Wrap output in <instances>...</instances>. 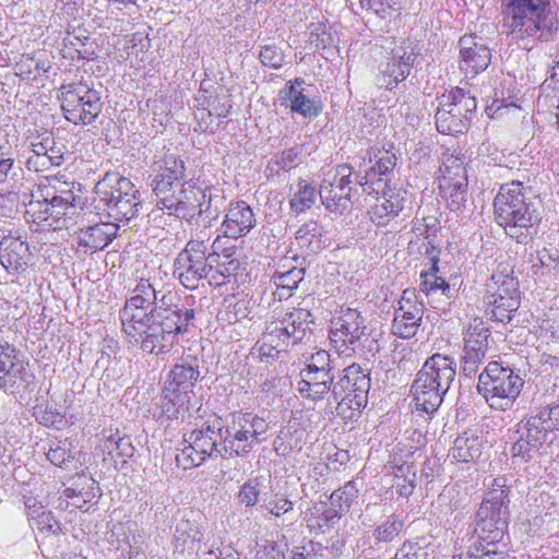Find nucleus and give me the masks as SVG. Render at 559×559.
I'll list each match as a JSON object with an SVG mask.
<instances>
[{"label": "nucleus", "mask_w": 559, "mask_h": 559, "mask_svg": "<svg viewBox=\"0 0 559 559\" xmlns=\"http://www.w3.org/2000/svg\"><path fill=\"white\" fill-rule=\"evenodd\" d=\"M195 100L203 109H207L210 116H216L218 118L227 117L229 108L231 107L226 96L222 98L212 95L207 96L206 91L203 88L199 91Z\"/></svg>", "instance_id": "nucleus-51"}, {"label": "nucleus", "mask_w": 559, "mask_h": 559, "mask_svg": "<svg viewBox=\"0 0 559 559\" xmlns=\"http://www.w3.org/2000/svg\"><path fill=\"white\" fill-rule=\"evenodd\" d=\"M297 246L307 253H317L329 246L326 231L316 221H308L296 231Z\"/></svg>", "instance_id": "nucleus-35"}, {"label": "nucleus", "mask_w": 559, "mask_h": 559, "mask_svg": "<svg viewBox=\"0 0 559 559\" xmlns=\"http://www.w3.org/2000/svg\"><path fill=\"white\" fill-rule=\"evenodd\" d=\"M297 390L304 399L318 402L332 394L334 374L332 370H300Z\"/></svg>", "instance_id": "nucleus-27"}, {"label": "nucleus", "mask_w": 559, "mask_h": 559, "mask_svg": "<svg viewBox=\"0 0 559 559\" xmlns=\"http://www.w3.org/2000/svg\"><path fill=\"white\" fill-rule=\"evenodd\" d=\"M127 185H133V182L118 173L105 174L94 188L95 207L109 218V214L114 213L115 207L122 199L121 197H124L122 189Z\"/></svg>", "instance_id": "nucleus-21"}, {"label": "nucleus", "mask_w": 559, "mask_h": 559, "mask_svg": "<svg viewBox=\"0 0 559 559\" xmlns=\"http://www.w3.org/2000/svg\"><path fill=\"white\" fill-rule=\"evenodd\" d=\"M489 333L488 326L480 318L471 320L465 329L462 364L466 376L474 374L485 360Z\"/></svg>", "instance_id": "nucleus-17"}, {"label": "nucleus", "mask_w": 559, "mask_h": 559, "mask_svg": "<svg viewBox=\"0 0 559 559\" xmlns=\"http://www.w3.org/2000/svg\"><path fill=\"white\" fill-rule=\"evenodd\" d=\"M503 28L512 43L531 51L552 41L559 31L554 0H507Z\"/></svg>", "instance_id": "nucleus-1"}, {"label": "nucleus", "mask_w": 559, "mask_h": 559, "mask_svg": "<svg viewBox=\"0 0 559 559\" xmlns=\"http://www.w3.org/2000/svg\"><path fill=\"white\" fill-rule=\"evenodd\" d=\"M186 167L183 160L177 158L173 154L165 155L159 173L152 179L151 187L155 195V200L159 199V189L171 192L181 185L185 178Z\"/></svg>", "instance_id": "nucleus-30"}, {"label": "nucleus", "mask_w": 559, "mask_h": 559, "mask_svg": "<svg viewBox=\"0 0 559 559\" xmlns=\"http://www.w3.org/2000/svg\"><path fill=\"white\" fill-rule=\"evenodd\" d=\"M158 191L160 198L155 200L156 206L168 215L186 219L189 224L211 207V194L207 193V189L191 181L181 183L169 193L165 189Z\"/></svg>", "instance_id": "nucleus-9"}, {"label": "nucleus", "mask_w": 559, "mask_h": 559, "mask_svg": "<svg viewBox=\"0 0 559 559\" xmlns=\"http://www.w3.org/2000/svg\"><path fill=\"white\" fill-rule=\"evenodd\" d=\"M114 534L127 547L122 548V555L129 556L132 552L143 551L146 554L147 544L145 535L141 532L135 521L118 523L114 526Z\"/></svg>", "instance_id": "nucleus-38"}, {"label": "nucleus", "mask_w": 559, "mask_h": 559, "mask_svg": "<svg viewBox=\"0 0 559 559\" xmlns=\"http://www.w3.org/2000/svg\"><path fill=\"white\" fill-rule=\"evenodd\" d=\"M119 226L116 223L95 224L80 230L78 243L86 250H103L116 238Z\"/></svg>", "instance_id": "nucleus-34"}, {"label": "nucleus", "mask_w": 559, "mask_h": 559, "mask_svg": "<svg viewBox=\"0 0 559 559\" xmlns=\"http://www.w3.org/2000/svg\"><path fill=\"white\" fill-rule=\"evenodd\" d=\"M305 269L293 266L284 272H275L272 276V282L276 286L273 293L274 297L278 300H284L293 295V292L298 287V284L304 280Z\"/></svg>", "instance_id": "nucleus-44"}, {"label": "nucleus", "mask_w": 559, "mask_h": 559, "mask_svg": "<svg viewBox=\"0 0 559 559\" xmlns=\"http://www.w3.org/2000/svg\"><path fill=\"white\" fill-rule=\"evenodd\" d=\"M330 340L334 347L346 356L364 352L367 347L368 350H372L368 343L374 342V340H370L365 318L359 311L352 308L342 309L338 317L332 320Z\"/></svg>", "instance_id": "nucleus-14"}, {"label": "nucleus", "mask_w": 559, "mask_h": 559, "mask_svg": "<svg viewBox=\"0 0 559 559\" xmlns=\"http://www.w3.org/2000/svg\"><path fill=\"white\" fill-rule=\"evenodd\" d=\"M353 167L347 164L337 165L333 171L325 174L319 189L324 207L335 214H343L352 205L354 181Z\"/></svg>", "instance_id": "nucleus-15"}, {"label": "nucleus", "mask_w": 559, "mask_h": 559, "mask_svg": "<svg viewBox=\"0 0 559 559\" xmlns=\"http://www.w3.org/2000/svg\"><path fill=\"white\" fill-rule=\"evenodd\" d=\"M523 385V379L513 369L490 361L478 377L477 391L490 408L507 411L512 408Z\"/></svg>", "instance_id": "nucleus-6"}, {"label": "nucleus", "mask_w": 559, "mask_h": 559, "mask_svg": "<svg viewBox=\"0 0 559 559\" xmlns=\"http://www.w3.org/2000/svg\"><path fill=\"white\" fill-rule=\"evenodd\" d=\"M158 287L148 278H140L126 299L123 308L119 312L120 321L152 314L150 310L156 301Z\"/></svg>", "instance_id": "nucleus-20"}, {"label": "nucleus", "mask_w": 559, "mask_h": 559, "mask_svg": "<svg viewBox=\"0 0 559 559\" xmlns=\"http://www.w3.org/2000/svg\"><path fill=\"white\" fill-rule=\"evenodd\" d=\"M537 260L542 269L547 272L559 273V251L557 249H543L537 252Z\"/></svg>", "instance_id": "nucleus-64"}, {"label": "nucleus", "mask_w": 559, "mask_h": 559, "mask_svg": "<svg viewBox=\"0 0 559 559\" xmlns=\"http://www.w3.org/2000/svg\"><path fill=\"white\" fill-rule=\"evenodd\" d=\"M126 187L122 189L124 197H121L122 199L115 207L114 213L109 214V218L112 219L111 223L129 222L139 215L142 207L140 191L134 185H127Z\"/></svg>", "instance_id": "nucleus-39"}, {"label": "nucleus", "mask_w": 559, "mask_h": 559, "mask_svg": "<svg viewBox=\"0 0 559 559\" xmlns=\"http://www.w3.org/2000/svg\"><path fill=\"white\" fill-rule=\"evenodd\" d=\"M82 211L81 205L60 204L45 200L32 201L26 213L33 222L53 230L68 229L76 224L75 216Z\"/></svg>", "instance_id": "nucleus-16"}, {"label": "nucleus", "mask_w": 559, "mask_h": 559, "mask_svg": "<svg viewBox=\"0 0 559 559\" xmlns=\"http://www.w3.org/2000/svg\"><path fill=\"white\" fill-rule=\"evenodd\" d=\"M538 450L537 447H533V443L525 439L523 436L518 435L516 440L513 442L511 447V454L514 460H519L520 462H528L533 453Z\"/></svg>", "instance_id": "nucleus-60"}, {"label": "nucleus", "mask_w": 559, "mask_h": 559, "mask_svg": "<svg viewBox=\"0 0 559 559\" xmlns=\"http://www.w3.org/2000/svg\"><path fill=\"white\" fill-rule=\"evenodd\" d=\"M485 304L487 306V313L498 321L504 322L511 320L512 313L515 312L520 306V296H504L497 295L485 296Z\"/></svg>", "instance_id": "nucleus-43"}, {"label": "nucleus", "mask_w": 559, "mask_h": 559, "mask_svg": "<svg viewBox=\"0 0 559 559\" xmlns=\"http://www.w3.org/2000/svg\"><path fill=\"white\" fill-rule=\"evenodd\" d=\"M269 424L263 417L253 413H233L224 426V452L229 456L250 452L265 440Z\"/></svg>", "instance_id": "nucleus-11"}, {"label": "nucleus", "mask_w": 559, "mask_h": 559, "mask_svg": "<svg viewBox=\"0 0 559 559\" xmlns=\"http://www.w3.org/2000/svg\"><path fill=\"white\" fill-rule=\"evenodd\" d=\"M495 219L519 243H527L537 234L540 200L530 187L512 181L500 187L493 201Z\"/></svg>", "instance_id": "nucleus-2"}, {"label": "nucleus", "mask_w": 559, "mask_h": 559, "mask_svg": "<svg viewBox=\"0 0 559 559\" xmlns=\"http://www.w3.org/2000/svg\"><path fill=\"white\" fill-rule=\"evenodd\" d=\"M189 395L186 392L164 389L163 395L155 404L153 416L160 424L183 419L189 411Z\"/></svg>", "instance_id": "nucleus-29"}, {"label": "nucleus", "mask_w": 559, "mask_h": 559, "mask_svg": "<svg viewBox=\"0 0 559 559\" xmlns=\"http://www.w3.org/2000/svg\"><path fill=\"white\" fill-rule=\"evenodd\" d=\"M224 426L215 419L185 435L182 449L176 454V463L182 469H191L200 466L206 459L229 456L224 452Z\"/></svg>", "instance_id": "nucleus-5"}, {"label": "nucleus", "mask_w": 559, "mask_h": 559, "mask_svg": "<svg viewBox=\"0 0 559 559\" xmlns=\"http://www.w3.org/2000/svg\"><path fill=\"white\" fill-rule=\"evenodd\" d=\"M103 448L109 455H116L122 459H129L134 454V447L131 439L127 436H120L119 431H103Z\"/></svg>", "instance_id": "nucleus-46"}, {"label": "nucleus", "mask_w": 559, "mask_h": 559, "mask_svg": "<svg viewBox=\"0 0 559 559\" xmlns=\"http://www.w3.org/2000/svg\"><path fill=\"white\" fill-rule=\"evenodd\" d=\"M273 322L286 333V337H292L293 346L302 341L309 329V324L313 322L312 313L302 308L293 310L276 308L273 311Z\"/></svg>", "instance_id": "nucleus-26"}, {"label": "nucleus", "mask_w": 559, "mask_h": 559, "mask_svg": "<svg viewBox=\"0 0 559 559\" xmlns=\"http://www.w3.org/2000/svg\"><path fill=\"white\" fill-rule=\"evenodd\" d=\"M178 319L171 314L170 319L166 317L160 320L152 313L146 314V318L138 316L122 320L121 325L131 345L138 346L145 354L158 356L170 352L178 336L188 332L178 324Z\"/></svg>", "instance_id": "nucleus-3"}, {"label": "nucleus", "mask_w": 559, "mask_h": 559, "mask_svg": "<svg viewBox=\"0 0 559 559\" xmlns=\"http://www.w3.org/2000/svg\"><path fill=\"white\" fill-rule=\"evenodd\" d=\"M58 98L63 117L76 126L93 123L103 109L100 93L83 82L61 85Z\"/></svg>", "instance_id": "nucleus-12"}, {"label": "nucleus", "mask_w": 559, "mask_h": 559, "mask_svg": "<svg viewBox=\"0 0 559 559\" xmlns=\"http://www.w3.org/2000/svg\"><path fill=\"white\" fill-rule=\"evenodd\" d=\"M402 527L403 523L394 515H391L376 528L374 537L380 543L392 542L400 534Z\"/></svg>", "instance_id": "nucleus-57"}, {"label": "nucleus", "mask_w": 559, "mask_h": 559, "mask_svg": "<svg viewBox=\"0 0 559 559\" xmlns=\"http://www.w3.org/2000/svg\"><path fill=\"white\" fill-rule=\"evenodd\" d=\"M394 475L397 479L396 491L402 497H409L416 483V467L412 463H403L394 467Z\"/></svg>", "instance_id": "nucleus-50"}, {"label": "nucleus", "mask_w": 559, "mask_h": 559, "mask_svg": "<svg viewBox=\"0 0 559 559\" xmlns=\"http://www.w3.org/2000/svg\"><path fill=\"white\" fill-rule=\"evenodd\" d=\"M369 390V374L358 364H352L343 369L332 390L337 415L352 418L355 412L367 405Z\"/></svg>", "instance_id": "nucleus-10"}, {"label": "nucleus", "mask_w": 559, "mask_h": 559, "mask_svg": "<svg viewBox=\"0 0 559 559\" xmlns=\"http://www.w3.org/2000/svg\"><path fill=\"white\" fill-rule=\"evenodd\" d=\"M483 440L475 432L465 431L459 436L451 448V455L454 460L468 463L481 455Z\"/></svg>", "instance_id": "nucleus-40"}, {"label": "nucleus", "mask_w": 559, "mask_h": 559, "mask_svg": "<svg viewBox=\"0 0 559 559\" xmlns=\"http://www.w3.org/2000/svg\"><path fill=\"white\" fill-rule=\"evenodd\" d=\"M253 210L245 201L231 202L222 223V231L227 238L238 239L248 235L255 226Z\"/></svg>", "instance_id": "nucleus-25"}, {"label": "nucleus", "mask_w": 559, "mask_h": 559, "mask_svg": "<svg viewBox=\"0 0 559 559\" xmlns=\"http://www.w3.org/2000/svg\"><path fill=\"white\" fill-rule=\"evenodd\" d=\"M234 253V248L223 249L222 254L227 261L219 262L216 270L212 267V271L209 274V284L211 286H223L229 282L233 275H235V272L239 267V261L231 258Z\"/></svg>", "instance_id": "nucleus-48"}, {"label": "nucleus", "mask_w": 559, "mask_h": 559, "mask_svg": "<svg viewBox=\"0 0 559 559\" xmlns=\"http://www.w3.org/2000/svg\"><path fill=\"white\" fill-rule=\"evenodd\" d=\"M204 539L203 525L194 519H181L175 527L174 547L177 552L198 551Z\"/></svg>", "instance_id": "nucleus-31"}, {"label": "nucleus", "mask_w": 559, "mask_h": 559, "mask_svg": "<svg viewBox=\"0 0 559 559\" xmlns=\"http://www.w3.org/2000/svg\"><path fill=\"white\" fill-rule=\"evenodd\" d=\"M463 559H506V554L498 550L497 545L487 546V544L477 543L463 555Z\"/></svg>", "instance_id": "nucleus-58"}, {"label": "nucleus", "mask_w": 559, "mask_h": 559, "mask_svg": "<svg viewBox=\"0 0 559 559\" xmlns=\"http://www.w3.org/2000/svg\"><path fill=\"white\" fill-rule=\"evenodd\" d=\"M476 108V96L469 90L464 87L452 90L449 95H443L435 114L437 130L442 134L463 133L467 130Z\"/></svg>", "instance_id": "nucleus-13"}, {"label": "nucleus", "mask_w": 559, "mask_h": 559, "mask_svg": "<svg viewBox=\"0 0 559 559\" xmlns=\"http://www.w3.org/2000/svg\"><path fill=\"white\" fill-rule=\"evenodd\" d=\"M358 488L354 481L346 483L342 488L334 490L330 496L331 507L341 512L343 516L350 508V504L358 498Z\"/></svg>", "instance_id": "nucleus-52"}, {"label": "nucleus", "mask_w": 559, "mask_h": 559, "mask_svg": "<svg viewBox=\"0 0 559 559\" xmlns=\"http://www.w3.org/2000/svg\"><path fill=\"white\" fill-rule=\"evenodd\" d=\"M549 426H539L535 420H521L518 424L515 435H521L533 443V447L539 448L545 441Z\"/></svg>", "instance_id": "nucleus-53"}, {"label": "nucleus", "mask_w": 559, "mask_h": 559, "mask_svg": "<svg viewBox=\"0 0 559 559\" xmlns=\"http://www.w3.org/2000/svg\"><path fill=\"white\" fill-rule=\"evenodd\" d=\"M75 455V445L68 438L52 442L46 453L47 460L61 468L74 466Z\"/></svg>", "instance_id": "nucleus-45"}, {"label": "nucleus", "mask_w": 559, "mask_h": 559, "mask_svg": "<svg viewBox=\"0 0 559 559\" xmlns=\"http://www.w3.org/2000/svg\"><path fill=\"white\" fill-rule=\"evenodd\" d=\"M286 99L289 102L290 110L305 118H314L322 111L320 100L311 98L304 88H296L295 85H289Z\"/></svg>", "instance_id": "nucleus-42"}, {"label": "nucleus", "mask_w": 559, "mask_h": 559, "mask_svg": "<svg viewBox=\"0 0 559 559\" xmlns=\"http://www.w3.org/2000/svg\"><path fill=\"white\" fill-rule=\"evenodd\" d=\"M259 57L263 66L273 69L281 68L284 61V55L282 50L275 45L263 46L260 50Z\"/></svg>", "instance_id": "nucleus-62"}, {"label": "nucleus", "mask_w": 559, "mask_h": 559, "mask_svg": "<svg viewBox=\"0 0 559 559\" xmlns=\"http://www.w3.org/2000/svg\"><path fill=\"white\" fill-rule=\"evenodd\" d=\"M199 378L200 359L195 356L187 355L173 367L165 386L167 390L186 392L189 395Z\"/></svg>", "instance_id": "nucleus-28"}, {"label": "nucleus", "mask_w": 559, "mask_h": 559, "mask_svg": "<svg viewBox=\"0 0 559 559\" xmlns=\"http://www.w3.org/2000/svg\"><path fill=\"white\" fill-rule=\"evenodd\" d=\"M369 163L371 166L364 176L356 175L355 182L364 192L371 194L377 191L374 185L380 187L381 182L386 181L388 175L393 171L396 158L386 150H373L369 153Z\"/></svg>", "instance_id": "nucleus-22"}, {"label": "nucleus", "mask_w": 559, "mask_h": 559, "mask_svg": "<svg viewBox=\"0 0 559 559\" xmlns=\"http://www.w3.org/2000/svg\"><path fill=\"white\" fill-rule=\"evenodd\" d=\"M262 508L271 515L280 518L293 511L294 502L290 501L282 493H273L263 498Z\"/></svg>", "instance_id": "nucleus-56"}, {"label": "nucleus", "mask_w": 559, "mask_h": 559, "mask_svg": "<svg viewBox=\"0 0 559 559\" xmlns=\"http://www.w3.org/2000/svg\"><path fill=\"white\" fill-rule=\"evenodd\" d=\"M440 173V180L467 181L464 162L454 155H449L443 159Z\"/></svg>", "instance_id": "nucleus-54"}, {"label": "nucleus", "mask_w": 559, "mask_h": 559, "mask_svg": "<svg viewBox=\"0 0 559 559\" xmlns=\"http://www.w3.org/2000/svg\"><path fill=\"white\" fill-rule=\"evenodd\" d=\"M283 334H285L284 331H282V329L272 321L267 323L262 336H269L272 338L274 347L282 353H286L288 347L292 345V337H286V335Z\"/></svg>", "instance_id": "nucleus-61"}, {"label": "nucleus", "mask_w": 559, "mask_h": 559, "mask_svg": "<svg viewBox=\"0 0 559 559\" xmlns=\"http://www.w3.org/2000/svg\"><path fill=\"white\" fill-rule=\"evenodd\" d=\"M512 274L513 271L509 266L498 269L486 284V296H520L519 281Z\"/></svg>", "instance_id": "nucleus-41"}, {"label": "nucleus", "mask_w": 559, "mask_h": 559, "mask_svg": "<svg viewBox=\"0 0 559 559\" xmlns=\"http://www.w3.org/2000/svg\"><path fill=\"white\" fill-rule=\"evenodd\" d=\"M15 357V348L8 342L0 338V389L7 385V376L13 367L12 359Z\"/></svg>", "instance_id": "nucleus-59"}, {"label": "nucleus", "mask_w": 559, "mask_h": 559, "mask_svg": "<svg viewBox=\"0 0 559 559\" xmlns=\"http://www.w3.org/2000/svg\"><path fill=\"white\" fill-rule=\"evenodd\" d=\"M28 243L21 236H4L0 241V263L10 274H22L31 265Z\"/></svg>", "instance_id": "nucleus-24"}, {"label": "nucleus", "mask_w": 559, "mask_h": 559, "mask_svg": "<svg viewBox=\"0 0 559 559\" xmlns=\"http://www.w3.org/2000/svg\"><path fill=\"white\" fill-rule=\"evenodd\" d=\"M74 182L62 180L60 177H44L38 183V192L46 202L81 205V197L75 195Z\"/></svg>", "instance_id": "nucleus-32"}, {"label": "nucleus", "mask_w": 559, "mask_h": 559, "mask_svg": "<svg viewBox=\"0 0 559 559\" xmlns=\"http://www.w3.org/2000/svg\"><path fill=\"white\" fill-rule=\"evenodd\" d=\"M221 237L212 245L213 251L207 252L206 241L202 238L190 239L174 261V275L188 289H195L199 283L212 271V263L219 257Z\"/></svg>", "instance_id": "nucleus-8"}, {"label": "nucleus", "mask_w": 559, "mask_h": 559, "mask_svg": "<svg viewBox=\"0 0 559 559\" xmlns=\"http://www.w3.org/2000/svg\"><path fill=\"white\" fill-rule=\"evenodd\" d=\"M460 69L466 78H475L485 71L491 62V50L483 38L464 35L459 40Z\"/></svg>", "instance_id": "nucleus-19"}, {"label": "nucleus", "mask_w": 559, "mask_h": 559, "mask_svg": "<svg viewBox=\"0 0 559 559\" xmlns=\"http://www.w3.org/2000/svg\"><path fill=\"white\" fill-rule=\"evenodd\" d=\"M298 189L289 201L290 210L297 214L309 210L317 201L319 191L304 179L298 180Z\"/></svg>", "instance_id": "nucleus-49"}, {"label": "nucleus", "mask_w": 559, "mask_h": 559, "mask_svg": "<svg viewBox=\"0 0 559 559\" xmlns=\"http://www.w3.org/2000/svg\"><path fill=\"white\" fill-rule=\"evenodd\" d=\"M157 292L156 301L153 304L150 312L160 320H164L166 317L170 319L171 314H174L179 318L178 324L188 330L190 322L194 319V309L188 305L180 304L181 299L176 290L160 286Z\"/></svg>", "instance_id": "nucleus-23"}, {"label": "nucleus", "mask_w": 559, "mask_h": 559, "mask_svg": "<svg viewBox=\"0 0 559 559\" xmlns=\"http://www.w3.org/2000/svg\"><path fill=\"white\" fill-rule=\"evenodd\" d=\"M399 4V0H361V7L373 12L381 19L390 16L391 11Z\"/></svg>", "instance_id": "nucleus-63"}, {"label": "nucleus", "mask_w": 559, "mask_h": 559, "mask_svg": "<svg viewBox=\"0 0 559 559\" xmlns=\"http://www.w3.org/2000/svg\"><path fill=\"white\" fill-rule=\"evenodd\" d=\"M497 488L488 491L477 511L475 532L478 535V543L495 546L501 542L508 530V518L510 502L509 491L503 489L504 479L500 484L496 479Z\"/></svg>", "instance_id": "nucleus-7"}, {"label": "nucleus", "mask_w": 559, "mask_h": 559, "mask_svg": "<svg viewBox=\"0 0 559 559\" xmlns=\"http://www.w3.org/2000/svg\"><path fill=\"white\" fill-rule=\"evenodd\" d=\"M379 201L388 207L391 214L397 217L408 202V193L402 188H389Z\"/></svg>", "instance_id": "nucleus-55"}, {"label": "nucleus", "mask_w": 559, "mask_h": 559, "mask_svg": "<svg viewBox=\"0 0 559 559\" xmlns=\"http://www.w3.org/2000/svg\"><path fill=\"white\" fill-rule=\"evenodd\" d=\"M341 512L324 502L314 503L306 512L305 521L307 527L316 533H325L334 527L341 520Z\"/></svg>", "instance_id": "nucleus-36"}, {"label": "nucleus", "mask_w": 559, "mask_h": 559, "mask_svg": "<svg viewBox=\"0 0 559 559\" xmlns=\"http://www.w3.org/2000/svg\"><path fill=\"white\" fill-rule=\"evenodd\" d=\"M304 160V147L295 145L273 155L267 162L265 175L274 179L296 168Z\"/></svg>", "instance_id": "nucleus-37"}, {"label": "nucleus", "mask_w": 559, "mask_h": 559, "mask_svg": "<svg viewBox=\"0 0 559 559\" xmlns=\"http://www.w3.org/2000/svg\"><path fill=\"white\" fill-rule=\"evenodd\" d=\"M414 59V53L406 52L402 47L393 49L391 61L381 71L382 76L379 79L381 85L392 90L399 82L404 81L411 72Z\"/></svg>", "instance_id": "nucleus-33"}, {"label": "nucleus", "mask_w": 559, "mask_h": 559, "mask_svg": "<svg viewBox=\"0 0 559 559\" xmlns=\"http://www.w3.org/2000/svg\"><path fill=\"white\" fill-rule=\"evenodd\" d=\"M455 376V361L452 357L441 354L429 357L417 372L412 385L417 411L435 413L440 407Z\"/></svg>", "instance_id": "nucleus-4"}, {"label": "nucleus", "mask_w": 559, "mask_h": 559, "mask_svg": "<svg viewBox=\"0 0 559 559\" xmlns=\"http://www.w3.org/2000/svg\"><path fill=\"white\" fill-rule=\"evenodd\" d=\"M440 190L453 212L464 209L467 201V181L440 180Z\"/></svg>", "instance_id": "nucleus-47"}, {"label": "nucleus", "mask_w": 559, "mask_h": 559, "mask_svg": "<svg viewBox=\"0 0 559 559\" xmlns=\"http://www.w3.org/2000/svg\"><path fill=\"white\" fill-rule=\"evenodd\" d=\"M425 306L413 292H403L399 307L394 310L392 333L400 338H411L416 335L420 326Z\"/></svg>", "instance_id": "nucleus-18"}]
</instances>
